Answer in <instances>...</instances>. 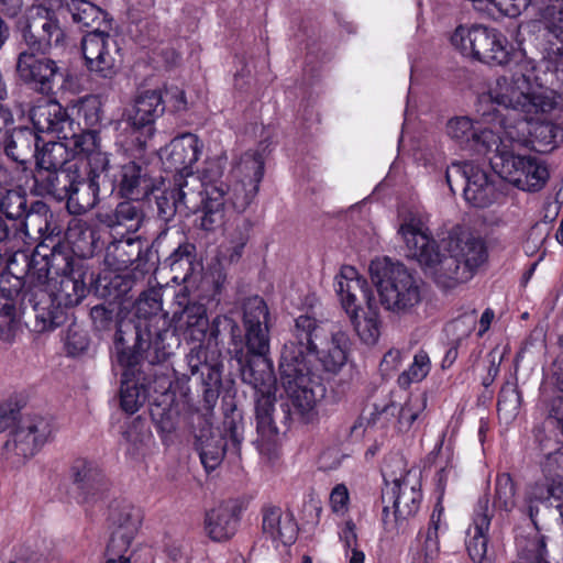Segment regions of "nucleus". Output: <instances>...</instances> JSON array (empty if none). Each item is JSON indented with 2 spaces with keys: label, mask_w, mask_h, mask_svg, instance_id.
<instances>
[{
  "label": "nucleus",
  "mask_w": 563,
  "mask_h": 563,
  "mask_svg": "<svg viewBox=\"0 0 563 563\" xmlns=\"http://www.w3.org/2000/svg\"><path fill=\"white\" fill-rule=\"evenodd\" d=\"M398 234L407 249V256L418 262L421 269L443 289L454 288L470 280L476 269L487 260L485 243L477 238L450 236L446 251L442 252L431 238L419 214L405 216Z\"/></svg>",
  "instance_id": "1"
},
{
  "label": "nucleus",
  "mask_w": 563,
  "mask_h": 563,
  "mask_svg": "<svg viewBox=\"0 0 563 563\" xmlns=\"http://www.w3.org/2000/svg\"><path fill=\"white\" fill-rule=\"evenodd\" d=\"M323 334L321 321L301 314L295 319V340L286 342L282 349L278 382L290 400V404H282L286 421L305 418L324 396L322 371L313 362L317 340Z\"/></svg>",
  "instance_id": "2"
},
{
  "label": "nucleus",
  "mask_w": 563,
  "mask_h": 563,
  "mask_svg": "<svg viewBox=\"0 0 563 563\" xmlns=\"http://www.w3.org/2000/svg\"><path fill=\"white\" fill-rule=\"evenodd\" d=\"M134 316L120 325L119 347L145 353L151 362H166L179 345L168 314L162 309L159 289L143 291L135 302Z\"/></svg>",
  "instance_id": "3"
},
{
  "label": "nucleus",
  "mask_w": 563,
  "mask_h": 563,
  "mask_svg": "<svg viewBox=\"0 0 563 563\" xmlns=\"http://www.w3.org/2000/svg\"><path fill=\"white\" fill-rule=\"evenodd\" d=\"M62 5L80 29H87L80 47L87 69L96 76L111 79L119 70L120 47L110 35L112 16L89 0H60Z\"/></svg>",
  "instance_id": "4"
},
{
  "label": "nucleus",
  "mask_w": 563,
  "mask_h": 563,
  "mask_svg": "<svg viewBox=\"0 0 563 563\" xmlns=\"http://www.w3.org/2000/svg\"><path fill=\"white\" fill-rule=\"evenodd\" d=\"M222 176L223 168L219 162H210L201 175V216L196 221L205 231H212L222 224L227 203H231L238 212H243L258 194L260 187L256 184L238 180L231 187L222 180Z\"/></svg>",
  "instance_id": "5"
},
{
  "label": "nucleus",
  "mask_w": 563,
  "mask_h": 563,
  "mask_svg": "<svg viewBox=\"0 0 563 563\" xmlns=\"http://www.w3.org/2000/svg\"><path fill=\"white\" fill-rule=\"evenodd\" d=\"M113 361L123 369L120 405L128 413L136 412L151 390L164 393L172 387L168 367H156L164 362H151L143 352L118 347V356Z\"/></svg>",
  "instance_id": "6"
},
{
  "label": "nucleus",
  "mask_w": 563,
  "mask_h": 563,
  "mask_svg": "<svg viewBox=\"0 0 563 563\" xmlns=\"http://www.w3.org/2000/svg\"><path fill=\"white\" fill-rule=\"evenodd\" d=\"M37 232L41 241L29 256L21 253L26 264L23 276L25 285H44L75 271L76 266H88L77 258L68 244L60 240L62 230L49 219H43Z\"/></svg>",
  "instance_id": "7"
},
{
  "label": "nucleus",
  "mask_w": 563,
  "mask_h": 563,
  "mask_svg": "<svg viewBox=\"0 0 563 563\" xmlns=\"http://www.w3.org/2000/svg\"><path fill=\"white\" fill-rule=\"evenodd\" d=\"M369 274L385 309L407 313L420 303L421 282L402 263L372 261Z\"/></svg>",
  "instance_id": "8"
},
{
  "label": "nucleus",
  "mask_w": 563,
  "mask_h": 563,
  "mask_svg": "<svg viewBox=\"0 0 563 563\" xmlns=\"http://www.w3.org/2000/svg\"><path fill=\"white\" fill-rule=\"evenodd\" d=\"M451 43L463 56L488 65H507L515 55L514 46L501 31L483 24L457 26Z\"/></svg>",
  "instance_id": "9"
},
{
  "label": "nucleus",
  "mask_w": 563,
  "mask_h": 563,
  "mask_svg": "<svg viewBox=\"0 0 563 563\" xmlns=\"http://www.w3.org/2000/svg\"><path fill=\"white\" fill-rule=\"evenodd\" d=\"M119 235L120 238H113L106 247V266L112 271H125L133 266L131 272L136 273V277H145L155 272V247L163 245L166 231H161L151 244H145L141 236L133 234Z\"/></svg>",
  "instance_id": "10"
},
{
  "label": "nucleus",
  "mask_w": 563,
  "mask_h": 563,
  "mask_svg": "<svg viewBox=\"0 0 563 563\" xmlns=\"http://www.w3.org/2000/svg\"><path fill=\"white\" fill-rule=\"evenodd\" d=\"M19 31L25 49L46 55L53 47L63 46L66 34L57 13L42 4L32 5L19 21Z\"/></svg>",
  "instance_id": "11"
},
{
  "label": "nucleus",
  "mask_w": 563,
  "mask_h": 563,
  "mask_svg": "<svg viewBox=\"0 0 563 563\" xmlns=\"http://www.w3.org/2000/svg\"><path fill=\"white\" fill-rule=\"evenodd\" d=\"M186 362L190 375L201 385L202 391V416L208 422L212 416L220 390L222 387L223 362L218 351H210L207 346L198 344L190 349L186 355Z\"/></svg>",
  "instance_id": "12"
},
{
  "label": "nucleus",
  "mask_w": 563,
  "mask_h": 563,
  "mask_svg": "<svg viewBox=\"0 0 563 563\" xmlns=\"http://www.w3.org/2000/svg\"><path fill=\"white\" fill-rule=\"evenodd\" d=\"M243 330L240 329V338L236 347H229V352L241 350L244 353L269 354L272 318L266 301L260 296L249 297L243 306Z\"/></svg>",
  "instance_id": "13"
},
{
  "label": "nucleus",
  "mask_w": 563,
  "mask_h": 563,
  "mask_svg": "<svg viewBox=\"0 0 563 563\" xmlns=\"http://www.w3.org/2000/svg\"><path fill=\"white\" fill-rule=\"evenodd\" d=\"M195 450L207 473L214 471L222 463L229 440L239 453L242 441L243 424H192Z\"/></svg>",
  "instance_id": "14"
},
{
  "label": "nucleus",
  "mask_w": 563,
  "mask_h": 563,
  "mask_svg": "<svg viewBox=\"0 0 563 563\" xmlns=\"http://www.w3.org/2000/svg\"><path fill=\"white\" fill-rule=\"evenodd\" d=\"M15 69L25 86L46 97L55 95L56 85L65 78V70L56 60L32 49L18 54Z\"/></svg>",
  "instance_id": "15"
},
{
  "label": "nucleus",
  "mask_w": 563,
  "mask_h": 563,
  "mask_svg": "<svg viewBox=\"0 0 563 563\" xmlns=\"http://www.w3.org/2000/svg\"><path fill=\"white\" fill-rule=\"evenodd\" d=\"M155 271H168L170 280L177 285L189 283L200 268L197 260L196 245L183 238L173 242L166 233V240L162 246L155 247Z\"/></svg>",
  "instance_id": "16"
},
{
  "label": "nucleus",
  "mask_w": 563,
  "mask_h": 563,
  "mask_svg": "<svg viewBox=\"0 0 563 563\" xmlns=\"http://www.w3.org/2000/svg\"><path fill=\"white\" fill-rule=\"evenodd\" d=\"M21 306L24 310H32L35 319L34 329L37 332L53 331L63 325L68 318V311L49 288H43L42 285H25L23 282Z\"/></svg>",
  "instance_id": "17"
},
{
  "label": "nucleus",
  "mask_w": 563,
  "mask_h": 563,
  "mask_svg": "<svg viewBox=\"0 0 563 563\" xmlns=\"http://www.w3.org/2000/svg\"><path fill=\"white\" fill-rule=\"evenodd\" d=\"M530 81L531 76L523 73L501 76L487 93L479 97V103L530 113L536 107L529 92Z\"/></svg>",
  "instance_id": "18"
},
{
  "label": "nucleus",
  "mask_w": 563,
  "mask_h": 563,
  "mask_svg": "<svg viewBox=\"0 0 563 563\" xmlns=\"http://www.w3.org/2000/svg\"><path fill=\"white\" fill-rule=\"evenodd\" d=\"M382 503L385 529L393 530L418 512L421 493L416 486H409L405 479H395L382 490Z\"/></svg>",
  "instance_id": "19"
},
{
  "label": "nucleus",
  "mask_w": 563,
  "mask_h": 563,
  "mask_svg": "<svg viewBox=\"0 0 563 563\" xmlns=\"http://www.w3.org/2000/svg\"><path fill=\"white\" fill-rule=\"evenodd\" d=\"M202 150V143L197 135L184 133L173 139L169 144L159 151V158L165 172L173 173L174 178L187 179L199 183L194 176L192 165L198 161ZM175 181V179H173Z\"/></svg>",
  "instance_id": "20"
},
{
  "label": "nucleus",
  "mask_w": 563,
  "mask_h": 563,
  "mask_svg": "<svg viewBox=\"0 0 563 563\" xmlns=\"http://www.w3.org/2000/svg\"><path fill=\"white\" fill-rule=\"evenodd\" d=\"M189 185L190 181L187 179L175 178L172 187L155 196L156 214L164 223L173 221L177 212L201 216L202 189L196 191Z\"/></svg>",
  "instance_id": "21"
},
{
  "label": "nucleus",
  "mask_w": 563,
  "mask_h": 563,
  "mask_svg": "<svg viewBox=\"0 0 563 563\" xmlns=\"http://www.w3.org/2000/svg\"><path fill=\"white\" fill-rule=\"evenodd\" d=\"M166 106H164L163 92L161 90H146L139 95L134 104L124 114V120L134 133L141 146H144L154 133V123L159 118Z\"/></svg>",
  "instance_id": "22"
},
{
  "label": "nucleus",
  "mask_w": 563,
  "mask_h": 563,
  "mask_svg": "<svg viewBox=\"0 0 563 563\" xmlns=\"http://www.w3.org/2000/svg\"><path fill=\"white\" fill-rule=\"evenodd\" d=\"M446 134L461 148L478 155H487L498 147L499 136L468 117H454L446 123Z\"/></svg>",
  "instance_id": "23"
},
{
  "label": "nucleus",
  "mask_w": 563,
  "mask_h": 563,
  "mask_svg": "<svg viewBox=\"0 0 563 563\" xmlns=\"http://www.w3.org/2000/svg\"><path fill=\"white\" fill-rule=\"evenodd\" d=\"M113 209H100L96 221L111 234H135L144 224L145 202L141 198H122Z\"/></svg>",
  "instance_id": "24"
},
{
  "label": "nucleus",
  "mask_w": 563,
  "mask_h": 563,
  "mask_svg": "<svg viewBox=\"0 0 563 563\" xmlns=\"http://www.w3.org/2000/svg\"><path fill=\"white\" fill-rule=\"evenodd\" d=\"M229 353L231 360L236 363L243 383L258 393H269L277 382L269 354L244 353L241 349Z\"/></svg>",
  "instance_id": "25"
},
{
  "label": "nucleus",
  "mask_w": 563,
  "mask_h": 563,
  "mask_svg": "<svg viewBox=\"0 0 563 563\" xmlns=\"http://www.w3.org/2000/svg\"><path fill=\"white\" fill-rule=\"evenodd\" d=\"M108 175L110 191L120 198H141L146 196L151 188L147 168L135 161L113 166Z\"/></svg>",
  "instance_id": "26"
},
{
  "label": "nucleus",
  "mask_w": 563,
  "mask_h": 563,
  "mask_svg": "<svg viewBox=\"0 0 563 563\" xmlns=\"http://www.w3.org/2000/svg\"><path fill=\"white\" fill-rule=\"evenodd\" d=\"M29 118L38 135L52 134L58 140L66 137L71 125H75L67 110L56 99L34 104L29 111Z\"/></svg>",
  "instance_id": "27"
},
{
  "label": "nucleus",
  "mask_w": 563,
  "mask_h": 563,
  "mask_svg": "<svg viewBox=\"0 0 563 563\" xmlns=\"http://www.w3.org/2000/svg\"><path fill=\"white\" fill-rule=\"evenodd\" d=\"M69 477L82 503L99 498L107 489L106 476L96 461L86 457L74 460L69 468Z\"/></svg>",
  "instance_id": "28"
},
{
  "label": "nucleus",
  "mask_w": 563,
  "mask_h": 563,
  "mask_svg": "<svg viewBox=\"0 0 563 563\" xmlns=\"http://www.w3.org/2000/svg\"><path fill=\"white\" fill-rule=\"evenodd\" d=\"M10 427L4 451L25 460L33 456L53 433L52 424H3Z\"/></svg>",
  "instance_id": "29"
},
{
  "label": "nucleus",
  "mask_w": 563,
  "mask_h": 563,
  "mask_svg": "<svg viewBox=\"0 0 563 563\" xmlns=\"http://www.w3.org/2000/svg\"><path fill=\"white\" fill-rule=\"evenodd\" d=\"M88 279L93 280V274L89 272L88 266H76L73 273L49 280L43 285V288H49V291L59 300L60 305L68 311L77 306L88 292Z\"/></svg>",
  "instance_id": "30"
},
{
  "label": "nucleus",
  "mask_w": 563,
  "mask_h": 563,
  "mask_svg": "<svg viewBox=\"0 0 563 563\" xmlns=\"http://www.w3.org/2000/svg\"><path fill=\"white\" fill-rule=\"evenodd\" d=\"M79 167L70 164L66 167L33 174L34 191L42 197L49 196L58 201H66L78 178Z\"/></svg>",
  "instance_id": "31"
},
{
  "label": "nucleus",
  "mask_w": 563,
  "mask_h": 563,
  "mask_svg": "<svg viewBox=\"0 0 563 563\" xmlns=\"http://www.w3.org/2000/svg\"><path fill=\"white\" fill-rule=\"evenodd\" d=\"M242 507L238 500H227L209 510L205 517V530L217 542L227 541L238 529Z\"/></svg>",
  "instance_id": "32"
},
{
  "label": "nucleus",
  "mask_w": 563,
  "mask_h": 563,
  "mask_svg": "<svg viewBox=\"0 0 563 563\" xmlns=\"http://www.w3.org/2000/svg\"><path fill=\"white\" fill-rule=\"evenodd\" d=\"M494 516V510L489 507L488 495L479 497L473 516V525L468 531L470 539L466 542V549L471 560L475 563H482L486 558L488 543V529Z\"/></svg>",
  "instance_id": "33"
},
{
  "label": "nucleus",
  "mask_w": 563,
  "mask_h": 563,
  "mask_svg": "<svg viewBox=\"0 0 563 563\" xmlns=\"http://www.w3.org/2000/svg\"><path fill=\"white\" fill-rule=\"evenodd\" d=\"M0 213L4 214L9 220H19L21 225L26 229V219L34 220L35 217L44 214V219H53L46 203L43 201H34L27 206V196L25 191L19 189H7L0 191Z\"/></svg>",
  "instance_id": "34"
},
{
  "label": "nucleus",
  "mask_w": 563,
  "mask_h": 563,
  "mask_svg": "<svg viewBox=\"0 0 563 563\" xmlns=\"http://www.w3.org/2000/svg\"><path fill=\"white\" fill-rule=\"evenodd\" d=\"M262 532L284 545L295 543L298 526L291 512L284 514L279 506L265 504L261 509Z\"/></svg>",
  "instance_id": "35"
},
{
  "label": "nucleus",
  "mask_w": 563,
  "mask_h": 563,
  "mask_svg": "<svg viewBox=\"0 0 563 563\" xmlns=\"http://www.w3.org/2000/svg\"><path fill=\"white\" fill-rule=\"evenodd\" d=\"M496 177V174L490 175L475 164L468 169L467 181L463 187L464 199L475 208H486L494 203L499 196Z\"/></svg>",
  "instance_id": "36"
},
{
  "label": "nucleus",
  "mask_w": 563,
  "mask_h": 563,
  "mask_svg": "<svg viewBox=\"0 0 563 563\" xmlns=\"http://www.w3.org/2000/svg\"><path fill=\"white\" fill-rule=\"evenodd\" d=\"M323 336L317 340V352L313 357L316 365L323 373L338 374L347 362L350 351V339L343 331H336L331 334L327 346L319 350L322 340H327V331L323 329Z\"/></svg>",
  "instance_id": "37"
},
{
  "label": "nucleus",
  "mask_w": 563,
  "mask_h": 563,
  "mask_svg": "<svg viewBox=\"0 0 563 563\" xmlns=\"http://www.w3.org/2000/svg\"><path fill=\"white\" fill-rule=\"evenodd\" d=\"M42 136L33 128H14L5 140V155L26 170L35 159Z\"/></svg>",
  "instance_id": "38"
},
{
  "label": "nucleus",
  "mask_w": 563,
  "mask_h": 563,
  "mask_svg": "<svg viewBox=\"0 0 563 563\" xmlns=\"http://www.w3.org/2000/svg\"><path fill=\"white\" fill-rule=\"evenodd\" d=\"M66 239L65 243L69 245L74 255L77 258H82L84 262L103 247L98 230L79 219L69 223Z\"/></svg>",
  "instance_id": "39"
},
{
  "label": "nucleus",
  "mask_w": 563,
  "mask_h": 563,
  "mask_svg": "<svg viewBox=\"0 0 563 563\" xmlns=\"http://www.w3.org/2000/svg\"><path fill=\"white\" fill-rule=\"evenodd\" d=\"M101 181L98 176L87 175L82 178L78 172V178L75 179L69 196L66 199V206L70 213L82 214L93 209L100 201Z\"/></svg>",
  "instance_id": "40"
},
{
  "label": "nucleus",
  "mask_w": 563,
  "mask_h": 563,
  "mask_svg": "<svg viewBox=\"0 0 563 563\" xmlns=\"http://www.w3.org/2000/svg\"><path fill=\"white\" fill-rule=\"evenodd\" d=\"M367 301V310H361L356 301L351 307H342L354 328L360 340L366 345H374L380 336L382 321L376 309L372 308L371 298Z\"/></svg>",
  "instance_id": "41"
},
{
  "label": "nucleus",
  "mask_w": 563,
  "mask_h": 563,
  "mask_svg": "<svg viewBox=\"0 0 563 563\" xmlns=\"http://www.w3.org/2000/svg\"><path fill=\"white\" fill-rule=\"evenodd\" d=\"M493 152L494 155L488 159L497 178L506 180L517 188H519V185L528 184L527 176L521 178L527 156L516 155L512 152L500 148V141L498 142V147H494Z\"/></svg>",
  "instance_id": "42"
},
{
  "label": "nucleus",
  "mask_w": 563,
  "mask_h": 563,
  "mask_svg": "<svg viewBox=\"0 0 563 563\" xmlns=\"http://www.w3.org/2000/svg\"><path fill=\"white\" fill-rule=\"evenodd\" d=\"M119 272L110 269L96 278L95 289L99 296L113 301L121 300L133 289L137 282L144 278L136 277L134 272Z\"/></svg>",
  "instance_id": "43"
},
{
  "label": "nucleus",
  "mask_w": 563,
  "mask_h": 563,
  "mask_svg": "<svg viewBox=\"0 0 563 563\" xmlns=\"http://www.w3.org/2000/svg\"><path fill=\"white\" fill-rule=\"evenodd\" d=\"M42 142L43 145L38 146L34 159V174H42V172L63 168L73 164L70 162L69 147H67L63 140Z\"/></svg>",
  "instance_id": "44"
},
{
  "label": "nucleus",
  "mask_w": 563,
  "mask_h": 563,
  "mask_svg": "<svg viewBox=\"0 0 563 563\" xmlns=\"http://www.w3.org/2000/svg\"><path fill=\"white\" fill-rule=\"evenodd\" d=\"M335 290L340 296L342 307H351L353 301L357 300V292L364 299H369V289L365 279L357 276V272L352 266H343L341 274L336 277Z\"/></svg>",
  "instance_id": "45"
},
{
  "label": "nucleus",
  "mask_w": 563,
  "mask_h": 563,
  "mask_svg": "<svg viewBox=\"0 0 563 563\" xmlns=\"http://www.w3.org/2000/svg\"><path fill=\"white\" fill-rule=\"evenodd\" d=\"M90 319L92 323L93 330L99 333L101 336L113 333V354L112 360H115L118 356V333L120 325L125 322L124 319H119L118 313L113 308H109L103 303L96 305L90 309Z\"/></svg>",
  "instance_id": "46"
},
{
  "label": "nucleus",
  "mask_w": 563,
  "mask_h": 563,
  "mask_svg": "<svg viewBox=\"0 0 563 563\" xmlns=\"http://www.w3.org/2000/svg\"><path fill=\"white\" fill-rule=\"evenodd\" d=\"M257 437L254 440L256 448L267 462H274L279 457L280 445L286 429L280 431L276 424H256Z\"/></svg>",
  "instance_id": "47"
},
{
  "label": "nucleus",
  "mask_w": 563,
  "mask_h": 563,
  "mask_svg": "<svg viewBox=\"0 0 563 563\" xmlns=\"http://www.w3.org/2000/svg\"><path fill=\"white\" fill-rule=\"evenodd\" d=\"M264 173L265 161L262 153L256 150L246 151L234 167V174L239 181L256 184L257 187H260Z\"/></svg>",
  "instance_id": "48"
},
{
  "label": "nucleus",
  "mask_w": 563,
  "mask_h": 563,
  "mask_svg": "<svg viewBox=\"0 0 563 563\" xmlns=\"http://www.w3.org/2000/svg\"><path fill=\"white\" fill-rule=\"evenodd\" d=\"M121 434L126 453L134 460L144 456L153 442L152 432L146 424H125Z\"/></svg>",
  "instance_id": "49"
},
{
  "label": "nucleus",
  "mask_w": 563,
  "mask_h": 563,
  "mask_svg": "<svg viewBox=\"0 0 563 563\" xmlns=\"http://www.w3.org/2000/svg\"><path fill=\"white\" fill-rule=\"evenodd\" d=\"M62 140L69 147L70 158L85 156L99 145V132L96 129H79L71 125V130Z\"/></svg>",
  "instance_id": "50"
},
{
  "label": "nucleus",
  "mask_w": 563,
  "mask_h": 563,
  "mask_svg": "<svg viewBox=\"0 0 563 563\" xmlns=\"http://www.w3.org/2000/svg\"><path fill=\"white\" fill-rule=\"evenodd\" d=\"M142 519L143 515L141 509L125 503L112 507L109 516L113 530H121L126 533L128 537H135Z\"/></svg>",
  "instance_id": "51"
},
{
  "label": "nucleus",
  "mask_w": 563,
  "mask_h": 563,
  "mask_svg": "<svg viewBox=\"0 0 563 563\" xmlns=\"http://www.w3.org/2000/svg\"><path fill=\"white\" fill-rule=\"evenodd\" d=\"M181 325H185L186 333L195 341L201 342L208 330V318L203 305H187L180 317Z\"/></svg>",
  "instance_id": "52"
},
{
  "label": "nucleus",
  "mask_w": 563,
  "mask_h": 563,
  "mask_svg": "<svg viewBox=\"0 0 563 563\" xmlns=\"http://www.w3.org/2000/svg\"><path fill=\"white\" fill-rule=\"evenodd\" d=\"M207 333L209 341H212L216 345L224 344L225 339H229V347H236V340L240 338V325L233 318L219 314L211 321Z\"/></svg>",
  "instance_id": "53"
},
{
  "label": "nucleus",
  "mask_w": 563,
  "mask_h": 563,
  "mask_svg": "<svg viewBox=\"0 0 563 563\" xmlns=\"http://www.w3.org/2000/svg\"><path fill=\"white\" fill-rule=\"evenodd\" d=\"M79 126L81 121L86 129H96L102 119V104L98 96L88 95L80 98L75 104Z\"/></svg>",
  "instance_id": "54"
},
{
  "label": "nucleus",
  "mask_w": 563,
  "mask_h": 563,
  "mask_svg": "<svg viewBox=\"0 0 563 563\" xmlns=\"http://www.w3.org/2000/svg\"><path fill=\"white\" fill-rule=\"evenodd\" d=\"M521 395L517 388V385L512 383H506L499 393L497 411L500 420L509 422L517 419L520 410Z\"/></svg>",
  "instance_id": "55"
},
{
  "label": "nucleus",
  "mask_w": 563,
  "mask_h": 563,
  "mask_svg": "<svg viewBox=\"0 0 563 563\" xmlns=\"http://www.w3.org/2000/svg\"><path fill=\"white\" fill-rule=\"evenodd\" d=\"M91 340L88 331L77 324H70L67 328L64 338V349L69 357H81L88 355Z\"/></svg>",
  "instance_id": "56"
},
{
  "label": "nucleus",
  "mask_w": 563,
  "mask_h": 563,
  "mask_svg": "<svg viewBox=\"0 0 563 563\" xmlns=\"http://www.w3.org/2000/svg\"><path fill=\"white\" fill-rule=\"evenodd\" d=\"M431 369L430 358L427 352L419 351L412 364L407 371H404L397 378V384L401 389H408L411 384L423 380Z\"/></svg>",
  "instance_id": "57"
},
{
  "label": "nucleus",
  "mask_w": 563,
  "mask_h": 563,
  "mask_svg": "<svg viewBox=\"0 0 563 563\" xmlns=\"http://www.w3.org/2000/svg\"><path fill=\"white\" fill-rule=\"evenodd\" d=\"M522 176H527V185H519V189L527 191H538L544 187L549 179V170L547 166L537 157L527 156Z\"/></svg>",
  "instance_id": "58"
},
{
  "label": "nucleus",
  "mask_w": 563,
  "mask_h": 563,
  "mask_svg": "<svg viewBox=\"0 0 563 563\" xmlns=\"http://www.w3.org/2000/svg\"><path fill=\"white\" fill-rule=\"evenodd\" d=\"M515 485L508 473L497 476L495 484L494 506L505 511H510L515 507Z\"/></svg>",
  "instance_id": "59"
},
{
  "label": "nucleus",
  "mask_w": 563,
  "mask_h": 563,
  "mask_svg": "<svg viewBox=\"0 0 563 563\" xmlns=\"http://www.w3.org/2000/svg\"><path fill=\"white\" fill-rule=\"evenodd\" d=\"M134 538V536L128 537V534L121 530H113L107 544L104 556L118 558L119 563H131L130 558H126L124 553L131 547Z\"/></svg>",
  "instance_id": "60"
},
{
  "label": "nucleus",
  "mask_w": 563,
  "mask_h": 563,
  "mask_svg": "<svg viewBox=\"0 0 563 563\" xmlns=\"http://www.w3.org/2000/svg\"><path fill=\"white\" fill-rule=\"evenodd\" d=\"M19 329V319L14 303L0 302V340L11 341Z\"/></svg>",
  "instance_id": "61"
},
{
  "label": "nucleus",
  "mask_w": 563,
  "mask_h": 563,
  "mask_svg": "<svg viewBox=\"0 0 563 563\" xmlns=\"http://www.w3.org/2000/svg\"><path fill=\"white\" fill-rule=\"evenodd\" d=\"M89 165L88 175H97L100 180L101 174L109 178L108 173H111L113 167L110 166V158L107 152L100 150V144L86 155Z\"/></svg>",
  "instance_id": "62"
},
{
  "label": "nucleus",
  "mask_w": 563,
  "mask_h": 563,
  "mask_svg": "<svg viewBox=\"0 0 563 563\" xmlns=\"http://www.w3.org/2000/svg\"><path fill=\"white\" fill-rule=\"evenodd\" d=\"M474 163H452L445 170V180L450 190L454 194L455 186L464 187L467 181L468 169L474 167Z\"/></svg>",
  "instance_id": "63"
},
{
  "label": "nucleus",
  "mask_w": 563,
  "mask_h": 563,
  "mask_svg": "<svg viewBox=\"0 0 563 563\" xmlns=\"http://www.w3.org/2000/svg\"><path fill=\"white\" fill-rule=\"evenodd\" d=\"M275 411V398L268 393H261L255 402V416L257 422H273V413Z\"/></svg>",
  "instance_id": "64"
}]
</instances>
